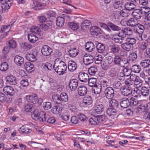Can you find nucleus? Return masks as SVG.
I'll return each mask as SVG.
<instances>
[{
    "instance_id": "nucleus-35",
    "label": "nucleus",
    "mask_w": 150,
    "mask_h": 150,
    "mask_svg": "<svg viewBox=\"0 0 150 150\" xmlns=\"http://www.w3.org/2000/svg\"><path fill=\"white\" fill-rule=\"evenodd\" d=\"M121 47L124 50L127 51H130L132 47L126 41L122 44Z\"/></svg>"
},
{
    "instance_id": "nucleus-57",
    "label": "nucleus",
    "mask_w": 150,
    "mask_h": 150,
    "mask_svg": "<svg viewBox=\"0 0 150 150\" xmlns=\"http://www.w3.org/2000/svg\"><path fill=\"white\" fill-rule=\"evenodd\" d=\"M33 105L30 103L26 104L25 106L24 110L26 112H30L32 111Z\"/></svg>"
},
{
    "instance_id": "nucleus-15",
    "label": "nucleus",
    "mask_w": 150,
    "mask_h": 150,
    "mask_svg": "<svg viewBox=\"0 0 150 150\" xmlns=\"http://www.w3.org/2000/svg\"><path fill=\"white\" fill-rule=\"evenodd\" d=\"M132 16L137 19H139L142 16V10L135 9L132 13Z\"/></svg>"
},
{
    "instance_id": "nucleus-11",
    "label": "nucleus",
    "mask_w": 150,
    "mask_h": 150,
    "mask_svg": "<svg viewBox=\"0 0 150 150\" xmlns=\"http://www.w3.org/2000/svg\"><path fill=\"white\" fill-rule=\"evenodd\" d=\"M78 77L80 80L83 82H87L89 79L88 74L83 72L79 73Z\"/></svg>"
},
{
    "instance_id": "nucleus-1",
    "label": "nucleus",
    "mask_w": 150,
    "mask_h": 150,
    "mask_svg": "<svg viewBox=\"0 0 150 150\" xmlns=\"http://www.w3.org/2000/svg\"><path fill=\"white\" fill-rule=\"evenodd\" d=\"M45 115V112L41 111L39 112L38 110L35 109L32 113V116L33 118L36 120L44 122L46 120Z\"/></svg>"
},
{
    "instance_id": "nucleus-31",
    "label": "nucleus",
    "mask_w": 150,
    "mask_h": 150,
    "mask_svg": "<svg viewBox=\"0 0 150 150\" xmlns=\"http://www.w3.org/2000/svg\"><path fill=\"white\" fill-rule=\"evenodd\" d=\"M90 22L87 20L83 21L82 23L81 26L82 29L86 30L89 28V26L91 25Z\"/></svg>"
},
{
    "instance_id": "nucleus-58",
    "label": "nucleus",
    "mask_w": 150,
    "mask_h": 150,
    "mask_svg": "<svg viewBox=\"0 0 150 150\" xmlns=\"http://www.w3.org/2000/svg\"><path fill=\"white\" fill-rule=\"evenodd\" d=\"M43 67L46 70H50L53 68L52 64L48 62H46L43 65Z\"/></svg>"
},
{
    "instance_id": "nucleus-56",
    "label": "nucleus",
    "mask_w": 150,
    "mask_h": 150,
    "mask_svg": "<svg viewBox=\"0 0 150 150\" xmlns=\"http://www.w3.org/2000/svg\"><path fill=\"white\" fill-rule=\"evenodd\" d=\"M40 30V28L37 26H32L30 28V32L35 34L38 33Z\"/></svg>"
},
{
    "instance_id": "nucleus-37",
    "label": "nucleus",
    "mask_w": 150,
    "mask_h": 150,
    "mask_svg": "<svg viewBox=\"0 0 150 150\" xmlns=\"http://www.w3.org/2000/svg\"><path fill=\"white\" fill-rule=\"evenodd\" d=\"M24 67L27 71L30 72L33 68L34 66L30 62H28L25 63Z\"/></svg>"
},
{
    "instance_id": "nucleus-13",
    "label": "nucleus",
    "mask_w": 150,
    "mask_h": 150,
    "mask_svg": "<svg viewBox=\"0 0 150 150\" xmlns=\"http://www.w3.org/2000/svg\"><path fill=\"white\" fill-rule=\"evenodd\" d=\"M120 105L122 107L125 108L130 105V100L128 98L126 97L121 99Z\"/></svg>"
},
{
    "instance_id": "nucleus-41",
    "label": "nucleus",
    "mask_w": 150,
    "mask_h": 150,
    "mask_svg": "<svg viewBox=\"0 0 150 150\" xmlns=\"http://www.w3.org/2000/svg\"><path fill=\"white\" fill-rule=\"evenodd\" d=\"M28 39L30 42L34 43L38 40V38L34 34L30 33L28 34Z\"/></svg>"
},
{
    "instance_id": "nucleus-59",
    "label": "nucleus",
    "mask_w": 150,
    "mask_h": 150,
    "mask_svg": "<svg viewBox=\"0 0 150 150\" xmlns=\"http://www.w3.org/2000/svg\"><path fill=\"white\" fill-rule=\"evenodd\" d=\"M130 105L135 106L138 104V101L134 98L132 97L130 99Z\"/></svg>"
},
{
    "instance_id": "nucleus-26",
    "label": "nucleus",
    "mask_w": 150,
    "mask_h": 150,
    "mask_svg": "<svg viewBox=\"0 0 150 150\" xmlns=\"http://www.w3.org/2000/svg\"><path fill=\"white\" fill-rule=\"evenodd\" d=\"M62 108L61 106L56 105L52 107V112L54 114H60L62 112Z\"/></svg>"
},
{
    "instance_id": "nucleus-33",
    "label": "nucleus",
    "mask_w": 150,
    "mask_h": 150,
    "mask_svg": "<svg viewBox=\"0 0 150 150\" xmlns=\"http://www.w3.org/2000/svg\"><path fill=\"white\" fill-rule=\"evenodd\" d=\"M113 6L115 9L119 10L122 9L123 7V4L119 1H115L114 2L113 4Z\"/></svg>"
},
{
    "instance_id": "nucleus-38",
    "label": "nucleus",
    "mask_w": 150,
    "mask_h": 150,
    "mask_svg": "<svg viewBox=\"0 0 150 150\" xmlns=\"http://www.w3.org/2000/svg\"><path fill=\"white\" fill-rule=\"evenodd\" d=\"M108 25L113 31H118L121 29V28L120 27L111 22L109 23Z\"/></svg>"
},
{
    "instance_id": "nucleus-39",
    "label": "nucleus",
    "mask_w": 150,
    "mask_h": 150,
    "mask_svg": "<svg viewBox=\"0 0 150 150\" xmlns=\"http://www.w3.org/2000/svg\"><path fill=\"white\" fill-rule=\"evenodd\" d=\"M119 104V102L115 99H113L109 101V105L110 107H112L113 108H117Z\"/></svg>"
},
{
    "instance_id": "nucleus-9",
    "label": "nucleus",
    "mask_w": 150,
    "mask_h": 150,
    "mask_svg": "<svg viewBox=\"0 0 150 150\" xmlns=\"http://www.w3.org/2000/svg\"><path fill=\"white\" fill-rule=\"evenodd\" d=\"M41 52L44 56H49L52 52V50L47 45H44L41 50Z\"/></svg>"
},
{
    "instance_id": "nucleus-4",
    "label": "nucleus",
    "mask_w": 150,
    "mask_h": 150,
    "mask_svg": "<svg viewBox=\"0 0 150 150\" xmlns=\"http://www.w3.org/2000/svg\"><path fill=\"white\" fill-rule=\"evenodd\" d=\"M27 100L29 102L32 103H36L40 101L41 102H42V99L41 98L38 99L37 95L27 96H26Z\"/></svg>"
},
{
    "instance_id": "nucleus-22",
    "label": "nucleus",
    "mask_w": 150,
    "mask_h": 150,
    "mask_svg": "<svg viewBox=\"0 0 150 150\" xmlns=\"http://www.w3.org/2000/svg\"><path fill=\"white\" fill-rule=\"evenodd\" d=\"M6 79L7 81L11 85H16L17 84L16 78L13 75L7 76Z\"/></svg>"
},
{
    "instance_id": "nucleus-20",
    "label": "nucleus",
    "mask_w": 150,
    "mask_h": 150,
    "mask_svg": "<svg viewBox=\"0 0 150 150\" xmlns=\"http://www.w3.org/2000/svg\"><path fill=\"white\" fill-rule=\"evenodd\" d=\"M3 90L6 94L11 96H13L14 93L13 88L9 86H6L4 87Z\"/></svg>"
},
{
    "instance_id": "nucleus-28",
    "label": "nucleus",
    "mask_w": 150,
    "mask_h": 150,
    "mask_svg": "<svg viewBox=\"0 0 150 150\" xmlns=\"http://www.w3.org/2000/svg\"><path fill=\"white\" fill-rule=\"evenodd\" d=\"M141 96H146L150 94V87L148 89L146 87H142L141 89Z\"/></svg>"
},
{
    "instance_id": "nucleus-45",
    "label": "nucleus",
    "mask_w": 150,
    "mask_h": 150,
    "mask_svg": "<svg viewBox=\"0 0 150 150\" xmlns=\"http://www.w3.org/2000/svg\"><path fill=\"white\" fill-rule=\"evenodd\" d=\"M61 102L62 101L64 102H67L68 100V97L66 93H62L59 96Z\"/></svg>"
},
{
    "instance_id": "nucleus-55",
    "label": "nucleus",
    "mask_w": 150,
    "mask_h": 150,
    "mask_svg": "<svg viewBox=\"0 0 150 150\" xmlns=\"http://www.w3.org/2000/svg\"><path fill=\"white\" fill-rule=\"evenodd\" d=\"M148 46V44L147 43L142 42L139 44L138 47L141 50H144Z\"/></svg>"
},
{
    "instance_id": "nucleus-27",
    "label": "nucleus",
    "mask_w": 150,
    "mask_h": 150,
    "mask_svg": "<svg viewBox=\"0 0 150 150\" xmlns=\"http://www.w3.org/2000/svg\"><path fill=\"white\" fill-rule=\"evenodd\" d=\"M86 50L88 51H92L95 48V46L94 44L91 42H87L85 45Z\"/></svg>"
},
{
    "instance_id": "nucleus-43",
    "label": "nucleus",
    "mask_w": 150,
    "mask_h": 150,
    "mask_svg": "<svg viewBox=\"0 0 150 150\" xmlns=\"http://www.w3.org/2000/svg\"><path fill=\"white\" fill-rule=\"evenodd\" d=\"M64 19L62 17H59L57 18L56 24L59 27L62 26L64 24Z\"/></svg>"
},
{
    "instance_id": "nucleus-34",
    "label": "nucleus",
    "mask_w": 150,
    "mask_h": 150,
    "mask_svg": "<svg viewBox=\"0 0 150 150\" xmlns=\"http://www.w3.org/2000/svg\"><path fill=\"white\" fill-rule=\"evenodd\" d=\"M19 131L21 133L28 134L31 132L32 130L25 127L22 126L19 129Z\"/></svg>"
},
{
    "instance_id": "nucleus-23",
    "label": "nucleus",
    "mask_w": 150,
    "mask_h": 150,
    "mask_svg": "<svg viewBox=\"0 0 150 150\" xmlns=\"http://www.w3.org/2000/svg\"><path fill=\"white\" fill-rule=\"evenodd\" d=\"M79 51L76 48H74L71 49L68 51V54L72 57H76L78 54Z\"/></svg>"
},
{
    "instance_id": "nucleus-12",
    "label": "nucleus",
    "mask_w": 150,
    "mask_h": 150,
    "mask_svg": "<svg viewBox=\"0 0 150 150\" xmlns=\"http://www.w3.org/2000/svg\"><path fill=\"white\" fill-rule=\"evenodd\" d=\"M90 32L92 35L96 36L99 34H101L102 33V31L100 28L96 26H92L90 29Z\"/></svg>"
},
{
    "instance_id": "nucleus-14",
    "label": "nucleus",
    "mask_w": 150,
    "mask_h": 150,
    "mask_svg": "<svg viewBox=\"0 0 150 150\" xmlns=\"http://www.w3.org/2000/svg\"><path fill=\"white\" fill-rule=\"evenodd\" d=\"M102 117H96L94 118H90L89 119V122L91 125H96L102 122Z\"/></svg>"
},
{
    "instance_id": "nucleus-16",
    "label": "nucleus",
    "mask_w": 150,
    "mask_h": 150,
    "mask_svg": "<svg viewBox=\"0 0 150 150\" xmlns=\"http://www.w3.org/2000/svg\"><path fill=\"white\" fill-rule=\"evenodd\" d=\"M14 61L16 64L18 66H22L24 63V58L19 55L15 56Z\"/></svg>"
},
{
    "instance_id": "nucleus-48",
    "label": "nucleus",
    "mask_w": 150,
    "mask_h": 150,
    "mask_svg": "<svg viewBox=\"0 0 150 150\" xmlns=\"http://www.w3.org/2000/svg\"><path fill=\"white\" fill-rule=\"evenodd\" d=\"M131 69L132 71L135 73L139 72L141 69L140 66L136 64L133 65Z\"/></svg>"
},
{
    "instance_id": "nucleus-44",
    "label": "nucleus",
    "mask_w": 150,
    "mask_h": 150,
    "mask_svg": "<svg viewBox=\"0 0 150 150\" xmlns=\"http://www.w3.org/2000/svg\"><path fill=\"white\" fill-rule=\"evenodd\" d=\"M127 24L129 26L135 27L137 25V20L133 18H131L127 22Z\"/></svg>"
},
{
    "instance_id": "nucleus-53",
    "label": "nucleus",
    "mask_w": 150,
    "mask_h": 150,
    "mask_svg": "<svg viewBox=\"0 0 150 150\" xmlns=\"http://www.w3.org/2000/svg\"><path fill=\"white\" fill-rule=\"evenodd\" d=\"M97 71V68L95 67H91L88 69V72L91 75H95Z\"/></svg>"
},
{
    "instance_id": "nucleus-8",
    "label": "nucleus",
    "mask_w": 150,
    "mask_h": 150,
    "mask_svg": "<svg viewBox=\"0 0 150 150\" xmlns=\"http://www.w3.org/2000/svg\"><path fill=\"white\" fill-rule=\"evenodd\" d=\"M112 62L113 63L118 66H121L124 67L125 66L121 64L123 62L121 57L117 55H115L112 57Z\"/></svg>"
},
{
    "instance_id": "nucleus-5",
    "label": "nucleus",
    "mask_w": 150,
    "mask_h": 150,
    "mask_svg": "<svg viewBox=\"0 0 150 150\" xmlns=\"http://www.w3.org/2000/svg\"><path fill=\"white\" fill-rule=\"evenodd\" d=\"M3 1V3H1L2 4L1 7L2 12H5L6 10L9 9L11 6L10 0H4Z\"/></svg>"
},
{
    "instance_id": "nucleus-63",
    "label": "nucleus",
    "mask_w": 150,
    "mask_h": 150,
    "mask_svg": "<svg viewBox=\"0 0 150 150\" xmlns=\"http://www.w3.org/2000/svg\"><path fill=\"white\" fill-rule=\"evenodd\" d=\"M137 55L135 52H133L131 53L129 56V58L130 60L132 61H135L137 58Z\"/></svg>"
},
{
    "instance_id": "nucleus-19",
    "label": "nucleus",
    "mask_w": 150,
    "mask_h": 150,
    "mask_svg": "<svg viewBox=\"0 0 150 150\" xmlns=\"http://www.w3.org/2000/svg\"><path fill=\"white\" fill-rule=\"evenodd\" d=\"M110 52L113 54H117L119 53L120 48L118 45L114 44L110 46Z\"/></svg>"
},
{
    "instance_id": "nucleus-30",
    "label": "nucleus",
    "mask_w": 150,
    "mask_h": 150,
    "mask_svg": "<svg viewBox=\"0 0 150 150\" xmlns=\"http://www.w3.org/2000/svg\"><path fill=\"white\" fill-rule=\"evenodd\" d=\"M83 102L86 106L91 105L92 103L91 98L90 96L85 97L83 100Z\"/></svg>"
},
{
    "instance_id": "nucleus-36",
    "label": "nucleus",
    "mask_w": 150,
    "mask_h": 150,
    "mask_svg": "<svg viewBox=\"0 0 150 150\" xmlns=\"http://www.w3.org/2000/svg\"><path fill=\"white\" fill-rule=\"evenodd\" d=\"M68 25L69 28L73 30H77L79 27L78 24L75 22H69L68 23Z\"/></svg>"
},
{
    "instance_id": "nucleus-25",
    "label": "nucleus",
    "mask_w": 150,
    "mask_h": 150,
    "mask_svg": "<svg viewBox=\"0 0 150 150\" xmlns=\"http://www.w3.org/2000/svg\"><path fill=\"white\" fill-rule=\"evenodd\" d=\"M132 95L136 97H140L141 96V89L137 87L132 88Z\"/></svg>"
},
{
    "instance_id": "nucleus-10",
    "label": "nucleus",
    "mask_w": 150,
    "mask_h": 150,
    "mask_svg": "<svg viewBox=\"0 0 150 150\" xmlns=\"http://www.w3.org/2000/svg\"><path fill=\"white\" fill-rule=\"evenodd\" d=\"M78 81L76 79L71 80L69 84V87L71 91H74L76 89L78 84Z\"/></svg>"
},
{
    "instance_id": "nucleus-62",
    "label": "nucleus",
    "mask_w": 150,
    "mask_h": 150,
    "mask_svg": "<svg viewBox=\"0 0 150 150\" xmlns=\"http://www.w3.org/2000/svg\"><path fill=\"white\" fill-rule=\"evenodd\" d=\"M112 39L115 43H121L122 42L124 39L122 38H120L116 36H114Z\"/></svg>"
},
{
    "instance_id": "nucleus-52",
    "label": "nucleus",
    "mask_w": 150,
    "mask_h": 150,
    "mask_svg": "<svg viewBox=\"0 0 150 150\" xmlns=\"http://www.w3.org/2000/svg\"><path fill=\"white\" fill-rule=\"evenodd\" d=\"M8 68V66L6 62L2 63L0 66V70L2 71H6Z\"/></svg>"
},
{
    "instance_id": "nucleus-47",
    "label": "nucleus",
    "mask_w": 150,
    "mask_h": 150,
    "mask_svg": "<svg viewBox=\"0 0 150 150\" xmlns=\"http://www.w3.org/2000/svg\"><path fill=\"white\" fill-rule=\"evenodd\" d=\"M97 81L96 79L93 78H91L89 79L88 80V84L89 86L91 87H94L97 85L96 84V82Z\"/></svg>"
},
{
    "instance_id": "nucleus-29",
    "label": "nucleus",
    "mask_w": 150,
    "mask_h": 150,
    "mask_svg": "<svg viewBox=\"0 0 150 150\" xmlns=\"http://www.w3.org/2000/svg\"><path fill=\"white\" fill-rule=\"evenodd\" d=\"M96 47L97 51L99 53H103L105 50V45L100 43H98L96 45Z\"/></svg>"
},
{
    "instance_id": "nucleus-17",
    "label": "nucleus",
    "mask_w": 150,
    "mask_h": 150,
    "mask_svg": "<svg viewBox=\"0 0 150 150\" xmlns=\"http://www.w3.org/2000/svg\"><path fill=\"white\" fill-rule=\"evenodd\" d=\"M68 64V68L69 70L70 71L73 72L76 69L77 65L75 62L69 61Z\"/></svg>"
},
{
    "instance_id": "nucleus-46",
    "label": "nucleus",
    "mask_w": 150,
    "mask_h": 150,
    "mask_svg": "<svg viewBox=\"0 0 150 150\" xmlns=\"http://www.w3.org/2000/svg\"><path fill=\"white\" fill-rule=\"evenodd\" d=\"M120 14L123 17H127L130 14L129 10L126 8L121 10L120 13Z\"/></svg>"
},
{
    "instance_id": "nucleus-51",
    "label": "nucleus",
    "mask_w": 150,
    "mask_h": 150,
    "mask_svg": "<svg viewBox=\"0 0 150 150\" xmlns=\"http://www.w3.org/2000/svg\"><path fill=\"white\" fill-rule=\"evenodd\" d=\"M101 89V86L98 84L94 87L93 91L94 93L97 94L100 93Z\"/></svg>"
},
{
    "instance_id": "nucleus-3",
    "label": "nucleus",
    "mask_w": 150,
    "mask_h": 150,
    "mask_svg": "<svg viewBox=\"0 0 150 150\" xmlns=\"http://www.w3.org/2000/svg\"><path fill=\"white\" fill-rule=\"evenodd\" d=\"M104 93L105 97L107 98L112 99L114 96V89L111 87H108L105 89Z\"/></svg>"
},
{
    "instance_id": "nucleus-40",
    "label": "nucleus",
    "mask_w": 150,
    "mask_h": 150,
    "mask_svg": "<svg viewBox=\"0 0 150 150\" xmlns=\"http://www.w3.org/2000/svg\"><path fill=\"white\" fill-rule=\"evenodd\" d=\"M26 59L31 62H34L36 61L37 58L34 54L32 53H29L25 55Z\"/></svg>"
},
{
    "instance_id": "nucleus-6",
    "label": "nucleus",
    "mask_w": 150,
    "mask_h": 150,
    "mask_svg": "<svg viewBox=\"0 0 150 150\" xmlns=\"http://www.w3.org/2000/svg\"><path fill=\"white\" fill-rule=\"evenodd\" d=\"M95 54H88L87 56L83 58V62L84 64L86 65L92 63L94 61Z\"/></svg>"
},
{
    "instance_id": "nucleus-42",
    "label": "nucleus",
    "mask_w": 150,
    "mask_h": 150,
    "mask_svg": "<svg viewBox=\"0 0 150 150\" xmlns=\"http://www.w3.org/2000/svg\"><path fill=\"white\" fill-rule=\"evenodd\" d=\"M106 113L109 116L115 115L117 113L116 110L115 108H108L106 110Z\"/></svg>"
},
{
    "instance_id": "nucleus-21",
    "label": "nucleus",
    "mask_w": 150,
    "mask_h": 150,
    "mask_svg": "<svg viewBox=\"0 0 150 150\" xmlns=\"http://www.w3.org/2000/svg\"><path fill=\"white\" fill-rule=\"evenodd\" d=\"M94 111L97 114H100L105 109L104 106L102 104L96 105L93 107Z\"/></svg>"
},
{
    "instance_id": "nucleus-32",
    "label": "nucleus",
    "mask_w": 150,
    "mask_h": 150,
    "mask_svg": "<svg viewBox=\"0 0 150 150\" xmlns=\"http://www.w3.org/2000/svg\"><path fill=\"white\" fill-rule=\"evenodd\" d=\"M125 7L129 11H131L133 10L135 8L136 9V6L135 4H134L132 3L131 2H127L125 3Z\"/></svg>"
},
{
    "instance_id": "nucleus-2",
    "label": "nucleus",
    "mask_w": 150,
    "mask_h": 150,
    "mask_svg": "<svg viewBox=\"0 0 150 150\" xmlns=\"http://www.w3.org/2000/svg\"><path fill=\"white\" fill-rule=\"evenodd\" d=\"M67 66L64 62H62L58 65H54L53 68L59 75H63L66 71Z\"/></svg>"
},
{
    "instance_id": "nucleus-61",
    "label": "nucleus",
    "mask_w": 150,
    "mask_h": 150,
    "mask_svg": "<svg viewBox=\"0 0 150 150\" xmlns=\"http://www.w3.org/2000/svg\"><path fill=\"white\" fill-rule=\"evenodd\" d=\"M42 106L45 110H48L51 108L52 105L50 102H47L43 103Z\"/></svg>"
},
{
    "instance_id": "nucleus-54",
    "label": "nucleus",
    "mask_w": 150,
    "mask_h": 150,
    "mask_svg": "<svg viewBox=\"0 0 150 150\" xmlns=\"http://www.w3.org/2000/svg\"><path fill=\"white\" fill-rule=\"evenodd\" d=\"M126 41L131 46H132L136 42V40L135 38H127Z\"/></svg>"
},
{
    "instance_id": "nucleus-18",
    "label": "nucleus",
    "mask_w": 150,
    "mask_h": 150,
    "mask_svg": "<svg viewBox=\"0 0 150 150\" xmlns=\"http://www.w3.org/2000/svg\"><path fill=\"white\" fill-rule=\"evenodd\" d=\"M87 92V88L85 86H81L78 88V93L81 96H84L86 94Z\"/></svg>"
},
{
    "instance_id": "nucleus-50",
    "label": "nucleus",
    "mask_w": 150,
    "mask_h": 150,
    "mask_svg": "<svg viewBox=\"0 0 150 150\" xmlns=\"http://www.w3.org/2000/svg\"><path fill=\"white\" fill-rule=\"evenodd\" d=\"M140 64L144 68L148 67L150 65V60L149 59L143 60L141 62Z\"/></svg>"
},
{
    "instance_id": "nucleus-60",
    "label": "nucleus",
    "mask_w": 150,
    "mask_h": 150,
    "mask_svg": "<svg viewBox=\"0 0 150 150\" xmlns=\"http://www.w3.org/2000/svg\"><path fill=\"white\" fill-rule=\"evenodd\" d=\"M59 96L57 95H54L52 96V99L53 101L56 103H61L60 99Z\"/></svg>"
},
{
    "instance_id": "nucleus-64",
    "label": "nucleus",
    "mask_w": 150,
    "mask_h": 150,
    "mask_svg": "<svg viewBox=\"0 0 150 150\" xmlns=\"http://www.w3.org/2000/svg\"><path fill=\"white\" fill-rule=\"evenodd\" d=\"M143 118L146 121H150V112H146L144 115Z\"/></svg>"
},
{
    "instance_id": "nucleus-7",
    "label": "nucleus",
    "mask_w": 150,
    "mask_h": 150,
    "mask_svg": "<svg viewBox=\"0 0 150 150\" xmlns=\"http://www.w3.org/2000/svg\"><path fill=\"white\" fill-rule=\"evenodd\" d=\"M144 27L143 25L139 24L138 26L134 27L133 31L138 34L139 37H142V34L144 33Z\"/></svg>"
},
{
    "instance_id": "nucleus-24",
    "label": "nucleus",
    "mask_w": 150,
    "mask_h": 150,
    "mask_svg": "<svg viewBox=\"0 0 150 150\" xmlns=\"http://www.w3.org/2000/svg\"><path fill=\"white\" fill-rule=\"evenodd\" d=\"M132 88H123L121 91L122 94L126 96L132 95Z\"/></svg>"
},
{
    "instance_id": "nucleus-49",
    "label": "nucleus",
    "mask_w": 150,
    "mask_h": 150,
    "mask_svg": "<svg viewBox=\"0 0 150 150\" xmlns=\"http://www.w3.org/2000/svg\"><path fill=\"white\" fill-rule=\"evenodd\" d=\"M125 83L127 86V88H132L134 87V84L132 81L127 79L125 81Z\"/></svg>"
}]
</instances>
